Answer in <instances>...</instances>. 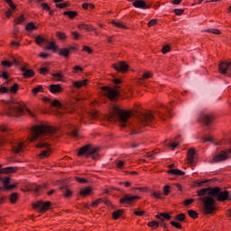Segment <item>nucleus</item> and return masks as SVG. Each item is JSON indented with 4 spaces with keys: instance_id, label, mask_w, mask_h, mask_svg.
<instances>
[{
    "instance_id": "f257e3e1",
    "label": "nucleus",
    "mask_w": 231,
    "mask_h": 231,
    "mask_svg": "<svg viewBox=\"0 0 231 231\" xmlns=\"http://www.w3.org/2000/svg\"><path fill=\"white\" fill-rule=\"evenodd\" d=\"M133 112L122 110L118 106H114V113L107 118L108 122H117L120 127H129L132 131V134H138L142 133L140 127L143 125H149L151 122L154 120V116L151 112H137L136 116L138 122L133 124L131 116Z\"/></svg>"
},
{
    "instance_id": "f03ea898",
    "label": "nucleus",
    "mask_w": 231,
    "mask_h": 231,
    "mask_svg": "<svg viewBox=\"0 0 231 231\" xmlns=\"http://www.w3.org/2000/svg\"><path fill=\"white\" fill-rule=\"evenodd\" d=\"M31 133L30 142H34L37 149L42 150L40 158H48L51 152L50 140L59 138V128L49 124H41L33 126Z\"/></svg>"
},
{
    "instance_id": "7ed1b4c3",
    "label": "nucleus",
    "mask_w": 231,
    "mask_h": 231,
    "mask_svg": "<svg viewBox=\"0 0 231 231\" xmlns=\"http://www.w3.org/2000/svg\"><path fill=\"white\" fill-rule=\"evenodd\" d=\"M200 201H202V212L203 214H213L217 210L216 207V199L217 201H226L228 199V191L221 190L219 188H204L198 191ZM204 196V197H203Z\"/></svg>"
},
{
    "instance_id": "20e7f679",
    "label": "nucleus",
    "mask_w": 231,
    "mask_h": 231,
    "mask_svg": "<svg viewBox=\"0 0 231 231\" xmlns=\"http://www.w3.org/2000/svg\"><path fill=\"white\" fill-rule=\"evenodd\" d=\"M24 113H28L31 116H35V114L27 109L24 105L15 100L8 101L5 105V114L8 116H21Z\"/></svg>"
},
{
    "instance_id": "39448f33",
    "label": "nucleus",
    "mask_w": 231,
    "mask_h": 231,
    "mask_svg": "<svg viewBox=\"0 0 231 231\" xmlns=\"http://www.w3.org/2000/svg\"><path fill=\"white\" fill-rule=\"evenodd\" d=\"M114 84H116L115 88L111 87H102L105 97H107L112 102H115V100L118 98V95H120V91L118 90L120 89V86H118V84H122V80L115 79Z\"/></svg>"
},
{
    "instance_id": "423d86ee",
    "label": "nucleus",
    "mask_w": 231,
    "mask_h": 231,
    "mask_svg": "<svg viewBox=\"0 0 231 231\" xmlns=\"http://www.w3.org/2000/svg\"><path fill=\"white\" fill-rule=\"evenodd\" d=\"M78 156H86V158L92 156L93 160H98V148L87 144L79 149Z\"/></svg>"
},
{
    "instance_id": "0eeeda50",
    "label": "nucleus",
    "mask_w": 231,
    "mask_h": 231,
    "mask_svg": "<svg viewBox=\"0 0 231 231\" xmlns=\"http://www.w3.org/2000/svg\"><path fill=\"white\" fill-rule=\"evenodd\" d=\"M231 149L226 151H220L218 153L213 156L214 163H221V162H226L230 158Z\"/></svg>"
},
{
    "instance_id": "6e6552de",
    "label": "nucleus",
    "mask_w": 231,
    "mask_h": 231,
    "mask_svg": "<svg viewBox=\"0 0 231 231\" xmlns=\"http://www.w3.org/2000/svg\"><path fill=\"white\" fill-rule=\"evenodd\" d=\"M51 207V202L50 201L44 202L42 200H39L33 204V208H38L40 212H46L47 210H50Z\"/></svg>"
},
{
    "instance_id": "1a4fd4ad",
    "label": "nucleus",
    "mask_w": 231,
    "mask_h": 231,
    "mask_svg": "<svg viewBox=\"0 0 231 231\" xmlns=\"http://www.w3.org/2000/svg\"><path fill=\"white\" fill-rule=\"evenodd\" d=\"M228 69L231 71V61H220L218 65L219 73L222 75H227ZM229 77H231V72L229 73Z\"/></svg>"
},
{
    "instance_id": "9d476101",
    "label": "nucleus",
    "mask_w": 231,
    "mask_h": 231,
    "mask_svg": "<svg viewBox=\"0 0 231 231\" xmlns=\"http://www.w3.org/2000/svg\"><path fill=\"white\" fill-rule=\"evenodd\" d=\"M136 199H140L139 196H131L129 194H125L121 199L120 203L122 205H133Z\"/></svg>"
},
{
    "instance_id": "9b49d317",
    "label": "nucleus",
    "mask_w": 231,
    "mask_h": 231,
    "mask_svg": "<svg viewBox=\"0 0 231 231\" xmlns=\"http://www.w3.org/2000/svg\"><path fill=\"white\" fill-rule=\"evenodd\" d=\"M114 69H116V71H120L121 73H125V71H127V69H129V65H127V63H125V61H119L116 64L113 65Z\"/></svg>"
},
{
    "instance_id": "f8f14e48",
    "label": "nucleus",
    "mask_w": 231,
    "mask_h": 231,
    "mask_svg": "<svg viewBox=\"0 0 231 231\" xmlns=\"http://www.w3.org/2000/svg\"><path fill=\"white\" fill-rule=\"evenodd\" d=\"M156 115L159 116V118H161V120L165 121L166 116H171V107L163 106L161 111L156 112Z\"/></svg>"
},
{
    "instance_id": "ddd939ff",
    "label": "nucleus",
    "mask_w": 231,
    "mask_h": 231,
    "mask_svg": "<svg viewBox=\"0 0 231 231\" xmlns=\"http://www.w3.org/2000/svg\"><path fill=\"white\" fill-rule=\"evenodd\" d=\"M21 71L23 72V77H24V79H32V77L35 75L33 69H28L26 65L21 66Z\"/></svg>"
},
{
    "instance_id": "4468645a",
    "label": "nucleus",
    "mask_w": 231,
    "mask_h": 231,
    "mask_svg": "<svg viewBox=\"0 0 231 231\" xmlns=\"http://www.w3.org/2000/svg\"><path fill=\"white\" fill-rule=\"evenodd\" d=\"M19 89L18 84H14L10 88L6 87H0V95H5V93H17Z\"/></svg>"
},
{
    "instance_id": "2eb2a0df",
    "label": "nucleus",
    "mask_w": 231,
    "mask_h": 231,
    "mask_svg": "<svg viewBox=\"0 0 231 231\" xmlns=\"http://www.w3.org/2000/svg\"><path fill=\"white\" fill-rule=\"evenodd\" d=\"M134 8H141L142 10H148L151 8V5L147 4L146 1L143 0H136L133 3Z\"/></svg>"
},
{
    "instance_id": "dca6fc26",
    "label": "nucleus",
    "mask_w": 231,
    "mask_h": 231,
    "mask_svg": "<svg viewBox=\"0 0 231 231\" xmlns=\"http://www.w3.org/2000/svg\"><path fill=\"white\" fill-rule=\"evenodd\" d=\"M188 162L189 165L193 166L196 163V150L189 149L188 152Z\"/></svg>"
},
{
    "instance_id": "f3484780",
    "label": "nucleus",
    "mask_w": 231,
    "mask_h": 231,
    "mask_svg": "<svg viewBox=\"0 0 231 231\" xmlns=\"http://www.w3.org/2000/svg\"><path fill=\"white\" fill-rule=\"evenodd\" d=\"M49 89H50L51 93H53L54 95H57L59 93H62L64 91V88H62L60 84L51 85L49 87Z\"/></svg>"
},
{
    "instance_id": "a211bd4d",
    "label": "nucleus",
    "mask_w": 231,
    "mask_h": 231,
    "mask_svg": "<svg viewBox=\"0 0 231 231\" xmlns=\"http://www.w3.org/2000/svg\"><path fill=\"white\" fill-rule=\"evenodd\" d=\"M14 64L19 66V64H21V61L17 59H13V62L8 60H4L1 62V65L4 66V68H12Z\"/></svg>"
},
{
    "instance_id": "6ab92c4d",
    "label": "nucleus",
    "mask_w": 231,
    "mask_h": 231,
    "mask_svg": "<svg viewBox=\"0 0 231 231\" xmlns=\"http://www.w3.org/2000/svg\"><path fill=\"white\" fill-rule=\"evenodd\" d=\"M23 143L21 142H14L12 143V149H13V152L15 153V154H18V152H21V151H23Z\"/></svg>"
},
{
    "instance_id": "aec40b11",
    "label": "nucleus",
    "mask_w": 231,
    "mask_h": 231,
    "mask_svg": "<svg viewBox=\"0 0 231 231\" xmlns=\"http://www.w3.org/2000/svg\"><path fill=\"white\" fill-rule=\"evenodd\" d=\"M200 120H201V122H203V124H205L206 125H210V124H212L213 117H212V116H210V115L204 114V115H202Z\"/></svg>"
},
{
    "instance_id": "412c9836",
    "label": "nucleus",
    "mask_w": 231,
    "mask_h": 231,
    "mask_svg": "<svg viewBox=\"0 0 231 231\" xmlns=\"http://www.w3.org/2000/svg\"><path fill=\"white\" fill-rule=\"evenodd\" d=\"M3 183L5 185V190H12L13 189H15L14 184H10V178L6 177L4 180Z\"/></svg>"
},
{
    "instance_id": "4be33fe9",
    "label": "nucleus",
    "mask_w": 231,
    "mask_h": 231,
    "mask_svg": "<svg viewBox=\"0 0 231 231\" xmlns=\"http://www.w3.org/2000/svg\"><path fill=\"white\" fill-rule=\"evenodd\" d=\"M15 171H17V168L7 167V168L1 169V165H0V174H10L12 172H15Z\"/></svg>"
},
{
    "instance_id": "5701e85b",
    "label": "nucleus",
    "mask_w": 231,
    "mask_h": 231,
    "mask_svg": "<svg viewBox=\"0 0 231 231\" xmlns=\"http://www.w3.org/2000/svg\"><path fill=\"white\" fill-rule=\"evenodd\" d=\"M73 86L77 89H80V88H84V86H88V79H84L82 81H75L73 82Z\"/></svg>"
},
{
    "instance_id": "b1692460",
    "label": "nucleus",
    "mask_w": 231,
    "mask_h": 231,
    "mask_svg": "<svg viewBox=\"0 0 231 231\" xmlns=\"http://www.w3.org/2000/svg\"><path fill=\"white\" fill-rule=\"evenodd\" d=\"M35 42H36V44H38V46H42V42H44L46 44V43L50 42V41H48L42 35H38L35 37Z\"/></svg>"
},
{
    "instance_id": "393cba45",
    "label": "nucleus",
    "mask_w": 231,
    "mask_h": 231,
    "mask_svg": "<svg viewBox=\"0 0 231 231\" xmlns=\"http://www.w3.org/2000/svg\"><path fill=\"white\" fill-rule=\"evenodd\" d=\"M168 174H173L174 176H183L185 172L178 169H170L168 171Z\"/></svg>"
},
{
    "instance_id": "a878e982",
    "label": "nucleus",
    "mask_w": 231,
    "mask_h": 231,
    "mask_svg": "<svg viewBox=\"0 0 231 231\" xmlns=\"http://www.w3.org/2000/svg\"><path fill=\"white\" fill-rule=\"evenodd\" d=\"M25 30H26V32H33V30H39V27L37 25H35V23L33 22H31L26 24Z\"/></svg>"
},
{
    "instance_id": "bb28decb",
    "label": "nucleus",
    "mask_w": 231,
    "mask_h": 231,
    "mask_svg": "<svg viewBox=\"0 0 231 231\" xmlns=\"http://www.w3.org/2000/svg\"><path fill=\"white\" fill-rule=\"evenodd\" d=\"M86 116H88V118H91L93 120H97V118H98V112L97 110H92L90 112H88L86 114Z\"/></svg>"
},
{
    "instance_id": "cd10ccee",
    "label": "nucleus",
    "mask_w": 231,
    "mask_h": 231,
    "mask_svg": "<svg viewBox=\"0 0 231 231\" xmlns=\"http://www.w3.org/2000/svg\"><path fill=\"white\" fill-rule=\"evenodd\" d=\"M44 101H45V102H49V104H50L51 106H52L53 107H60V101H59V100H57V99L51 101V99H48V97H45V98H44Z\"/></svg>"
},
{
    "instance_id": "c85d7f7f",
    "label": "nucleus",
    "mask_w": 231,
    "mask_h": 231,
    "mask_svg": "<svg viewBox=\"0 0 231 231\" xmlns=\"http://www.w3.org/2000/svg\"><path fill=\"white\" fill-rule=\"evenodd\" d=\"M157 219H160L161 221H165L167 219L168 221L171 219V215L167 213H160L159 215H156Z\"/></svg>"
},
{
    "instance_id": "c756f323",
    "label": "nucleus",
    "mask_w": 231,
    "mask_h": 231,
    "mask_svg": "<svg viewBox=\"0 0 231 231\" xmlns=\"http://www.w3.org/2000/svg\"><path fill=\"white\" fill-rule=\"evenodd\" d=\"M63 15H67L69 19H75L79 15L77 11H66L63 13Z\"/></svg>"
},
{
    "instance_id": "7c9ffc66",
    "label": "nucleus",
    "mask_w": 231,
    "mask_h": 231,
    "mask_svg": "<svg viewBox=\"0 0 231 231\" xmlns=\"http://www.w3.org/2000/svg\"><path fill=\"white\" fill-rule=\"evenodd\" d=\"M60 189L61 190V192H63L65 198H71V191L69 190V189H68V187L62 186Z\"/></svg>"
},
{
    "instance_id": "2f4dec72",
    "label": "nucleus",
    "mask_w": 231,
    "mask_h": 231,
    "mask_svg": "<svg viewBox=\"0 0 231 231\" xmlns=\"http://www.w3.org/2000/svg\"><path fill=\"white\" fill-rule=\"evenodd\" d=\"M79 30H86L87 32H91L95 30V28L91 25L81 23L79 25Z\"/></svg>"
},
{
    "instance_id": "473e14b6",
    "label": "nucleus",
    "mask_w": 231,
    "mask_h": 231,
    "mask_svg": "<svg viewBox=\"0 0 231 231\" xmlns=\"http://www.w3.org/2000/svg\"><path fill=\"white\" fill-rule=\"evenodd\" d=\"M69 53H70V51H69V49L64 48V49H61V50L60 51V53H59V54H60L61 57L68 58V57H69Z\"/></svg>"
},
{
    "instance_id": "72a5a7b5",
    "label": "nucleus",
    "mask_w": 231,
    "mask_h": 231,
    "mask_svg": "<svg viewBox=\"0 0 231 231\" xmlns=\"http://www.w3.org/2000/svg\"><path fill=\"white\" fill-rule=\"evenodd\" d=\"M123 214H124L123 209H118V210L113 212L112 217H113V219H118L120 217V216H122Z\"/></svg>"
},
{
    "instance_id": "f704fd0d",
    "label": "nucleus",
    "mask_w": 231,
    "mask_h": 231,
    "mask_svg": "<svg viewBox=\"0 0 231 231\" xmlns=\"http://www.w3.org/2000/svg\"><path fill=\"white\" fill-rule=\"evenodd\" d=\"M91 194V188L88 187L80 190L81 196H89Z\"/></svg>"
},
{
    "instance_id": "c9c22d12",
    "label": "nucleus",
    "mask_w": 231,
    "mask_h": 231,
    "mask_svg": "<svg viewBox=\"0 0 231 231\" xmlns=\"http://www.w3.org/2000/svg\"><path fill=\"white\" fill-rule=\"evenodd\" d=\"M47 44H49V46L46 47V50H52V51H57V45H55V42H49Z\"/></svg>"
},
{
    "instance_id": "e433bc0d",
    "label": "nucleus",
    "mask_w": 231,
    "mask_h": 231,
    "mask_svg": "<svg viewBox=\"0 0 231 231\" xmlns=\"http://www.w3.org/2000/svg\"><path fill=\"white\" fill-rule=\"evenodd\" d=\"M112 24H114V26H116L117 28H124V30H127V26L124 25V23L122 22H112Z\"/></svg>"
},
{
    "instance_id": "4c0bfd02",
    "label": "nucleus",
    "mask_w": 231,
    "mask_h": 231,
    "mask_svg": "<svg viewBox=\"0 0 231 231\" xmlns=\"http://www.w3.org/2000/svg\"><path fill=\"white\" fill-rule=\"evenodd\" d=\"M19 199V195L17 193H13L10 196V201L11 203H17V199Z\"/></svg>"
},
{
    "instance_id": "58836bf2",
    "label": "nucleus",
    "mask_w": 231,
    "mask_h": 231,
    "mask_svg": "<svg viewBox=\"0 0 231 231\" xmlns=\"http://www.w3.org/2000/svg\"><path fill=\"white\" fill-rule=\"evenodd\" d=\"M42 89H44L42 86L39 85L36 88H32V93L33 95H37V93H41V91H43Z\"/></svg>"
},
{
    "instance_id": "ea45409f",
    "label": "nucleus",
    "mask_w": 231,
    "mask_h": 231,
    "mask_svg": "<svg viewBox=\"0 0 231 231\" xmlns=\"http://www.w3.org/2000/svg\"><path fill=\"white\" fill-rule=\"evenodd\" d=\"M52 77H54V79H57L58 82H62V79H63V75L62 73H53Z\"/></svg>"
},
{
    "instance_id": "a19ab883",
    "label": "nucleus",
    "mask_w": 231,
    "mask_h": 231,
    "mask_svg": "<svg viewBox=\"0 0 231 231\" xmlns=\"http://www.w3.org/2000/svg\"><path fill=\"white\" fill-rule=\"evenodd\" d=\"M188 214H189V217H191L192 219H197V217H198V212H196L192 209L189 210Z\"/></svg>"
},
{
    "instance_id": "79ce46f5",
    "label": "nucleus",
    "mask_w": 231,
    "mask_h": 231,
    "mask_svg": "<svg viewBox=\"0 0 231 231\" xmlns=\"http://www.w3.org/2000/svg\"><path fill=\"white\" fill-rule=\"evenodd\" d=\"M180 145V143H166V147H171L172 149V151H174V149H176V147H178Z\"/></svg>"
},
{
    "instance_id": "37998d69",
    "label": "nucleus",
    "mask_w": 231,
    "mask_h": 231,
    "mask_svg": "<svg viewBox=\"0 0 231 231\" xmlns=\"http://www.w3.org/2000/svg\"><path fill=\"white\" fill-rule=\"evenodd\" d=\"M14 21L16 24H21L22 23H24V21H26V18H24V14H22L20 17L16 18Z\"/></svg>"
},
{
    "instance_id": "c03bdc74",
    "label": "nucleus",
    "mask_w": 231,
    "mask_h": 231,
    "mask_svg": "<svg viewBox=\"0 0 231 231\" xmlns=\"http://www.w3.org/2000/svg\"><path fill=\"white\" fill-rule=\"evenodd\" d=\"M163 194L164 196H169V194H171V186L166 185L163 187Z\"/></svg>"
},
{
    "instance_id": "a18cd8bd",
    "label": "nucleus",
    "mask_w": 231,
    "mask_h": 231,
    "mask_svg": "<svg viewBox=\"0 0 231 231\" xmlns=\"http://www.w3.org/2000/svg\"><path fill=\"white\" fill-rule=\"evenodd\" d=\"M206 32L208 33H214L215 35H219V33H221V32L217 29H208Z\"/></svg>"
},
{
    "instance_id": "49530a36",
    "label": "nucleus",
    "mask_w": 231,
    "mask_h": 231,
    "mask_svg": "<svg viewBox=\"0 0 231 231\" xmlns=\"http://www.w3.org/2000/svg\"><path fill=\"white\" fill-rule=\"evenodd\" d=\"M185 217H186L185 214L180 213V214H179V215H177V216L175 217V219H176L177 221H185Z\"/></svg>"
},
{
    "instance_id": "de8ad7c7",
    "label": "nucleus",
    "mask_w": 231,
    "mask_h": 231,
    "mask_svg": "<svg viewBox=\"0 0 231 231\" xmlns=\"http://www.w3.org/2000/svg\"><path fill=\"white\" fill-rule=\"evenodd\" d=\"M171 226H174L175 228H178L179 230H181V224L178 222L171 221Z\"/></svg>"
},
{
    "instance_id": "09e8293b",
    "label": "nucleus",
    "mask_w": 231,
    "mask_h": 231,
    "mask_svg": "<svg viewBox=\"0 0 231 231\" xmlns=\"http://www.w3.org/2000/svg\"><path fill=\"white\" fill-rule=\"evenodd\" d=\"M152 196H153V198H156V199H163V198L162 197V193L157 191H153L152 193Z\"/></svg>"
},
{
    "instance_id": "8fccbe9b",
    "label": "nucleus",
    "mask_w": 231,
    "mask_h": 231,
    "mask_svg": "<svg viewBox=\"0 0 231 231\" xmlns=\"http://www.w3.org/2000/svg\"><path fill=\"white\" fill-rule=\"evenodd\" d=\"M68 6H69V3L65 2L63 4H57L56 7L57 8H68Z\"/></svg>"
},
{
    "instance_id": "3c124183",
    "label": "nucleus",
    "mask_w": 231,
    "mask_h": 231,
    "mask_svg": "<svg viewBox=\"0 0 231 231\" xmlns=\"http://www.w3.org/2000/svg\"><path fill=\"white\" fill-rule=\"evenodd\" d=\"M151 77H152V73H151V72H144L143 74L142 80H145V79H151Z\"/></svg>"
},
{
    "instance_id": "603ef678",
    "label": "nucleus",
    "mask_w": 231,
    "mask_h": 231,
    "mask_svg": "<svg viewBox=\"0 0 231 231\" xmlns=\"http://www.w3.org/2000/svg\"><path fill=\"white\" fill-rule=\"evenodd\" d=\"M169 51H171V46L165 45L162 47V53L166 54V53H169Z\"/></svg>"
},
{
    "instance_id": "864d4df0",
    "label": "nucleus",
    "mask_w": 231,
    "mask_h": 231,
    "mask_svg": "<svg viewBox=\"0 0 231 231\" xmlns=\"http://www.w3.org/2000/svg\"><path fill=\"white\" fill-rule=\"evenodd\" d=\"M148 226H155L156 228H158L160 226V223H158L157 221H152L148 223Z\"/></svg>"
},
{
    "instance_id": "5fc2aeb1",
    "label": "nucleus",
    "mask_w": 231,
    "mask_h": 231,
    "mask_svg": "<svg viewBox=\"0 0 231 231\" xmlns=\"http://www.w3.org/2000/svg\"><path fill=\"white\" fill-rule=\"evenodd\" d=\"M57 37H59V39H60L61 41H64L66 39V33L58 32Z\"/></svg>"
},
{
    "instance_id": "6e6d98bb",
    "label": "nucleus",
    "mask_w": 231,
    "mask_h": 231,
    "mask_svg": "<svg viewBox=\"0 0 231 231\" xmlns=\"http://www.w3.org/2000/svg\"><path fill=\"white\" fill-rule=\"evenodd\" d=\"M5 3H8L10 8H12V10H15L16 6L15 4H14V2L12 0H5Z\"/></svg>"
},
{
    "instance_id": "4d7b16f0",
    "label": "nucleus",
    "mask_w": 231,
    "mask_h": 231,
    "mask_svg": "<svg viewBox=\"0 0 231 231\" xmlns=\"http://www.w3.org/2000/svg\"><path fill=\"white\" fill-rule=\"evenodd\" d=\"M125 165V162L124 161H119L117 163H116V167L117 169H124Z\"/></svg>"
},
{
    "instance_id": "13d9d810",
    "label": "nucleus",
    "mask_w": 231,
    "mask_h": 231,
    "mask_svg": "<svg viewBox=\"0 0 231 231\" xmlns=\"http://www.w3.org/2000/svg\"><path fill=\"white\" fill-rule=\"evenodd\" d=\"M42 8L43 10H47V12H50V10H51V8L50 7V5L46 4V3H42Z\"/></svg>"
},
{
    "instance_id": "bf43d9fd",
    "label": "nucleus",
    "mask_w": 231,
    "mask_h": 231,
    "mask_svg": "<svg viewBox=\"0 0 231 231\" xmlns=\"http://www.w3.org/2000/svg\"><path fill=\"white\" fill-rule=\"evenodd\" d=\"M42 189V187L39 186V185H36L34 184L32 187V190H34V192H39V190H41Z\"/></svg>"
},
{
    "instance_id": "052dcab7",
    "label": "nucleus",
    "mask_w": 231,
    "mask_h": 231,
    "mask_svg": "<svg viewBox=\"0 0 231 231\" xmlns=\"http://www.w3.org/2000/svg\"><path fill=\"white\" fill-rule=\"evenodd\" d=\"M102 201H104L102 199H98L97 200H96L92 203L91 207H98V205H100V203H102Z\"/></svg>"
},
{
    "instance_id": "680f3d73",
    "label": "nucleus",
    "mask_w": 231,
    "mask_h": 231,
    "mask_svg": "<svg viewBox=\"0 0 231 231\" xmlns=\"http://www.w3.org/2000/svg\"><path fill=\"white\" fill-rule=\"evenodd\" d=\"M70 134L74 137V138H77V136H79V130L77 129H72L71 132H70Z\"/></svg>"
},
{
    "instance_id": "e2e57ef3",
    "label": "nucleus",
    "mask_w": 231,
    "mask_h": 231,
    "mask_svg": "<svg viewBox=\"0 0 231 231\" xmlns=\"http://www.w3.org/2000/svg\"><path fill=\"white\" fill-rule=\"evenodd\" d=\"M156 23H158L157 19H152L149 23H148V26H154L156 24Z\"/></svg>"
},
{
    "instance_id": "0e129e2a",
    "label": "nucleus",
    "mask_w": 231,
    "mask_h": 231,
    "mask_svg": "<svg viewBox=\"0 0 231 231\" xmlns=\"http://www.w3.org/2000/svg\"><path fill=\"white\" fill-rule=\"evenodd\" d=\"M83 51H87V53H93V50H91V48H89L88 46H84L83 47Z\"/></svg>"
},
{
    "instance_id": "69168bd1",
    "label": "nucleus",
    "mask_w": 231,
    "mask_h": 231,
    "mask_svg": "<svg viewBox=\"0 0 231 231\" xmlns=\"http://www.w3.org/2000/svg\"><path fill=\"white\" fill-rule=\"evenodd\" d=\"M192 203H194V199H186L184 201V205L186 206L192 205Z\"/></svg>"
},
{
    "instance_id": "338daca9",
    "label": "nucleus",
    "mask_w": 231,
    "mask_h": 231,
    "mask_svg": "<svg viewBox=\"0 0 231 231\" xmlns=\"http://www.w3.org/2000/svg\"><path fill=\"white\" fill-rule=\"evenodd\" d=\"M156 152L153 153H147V158H149L150 160H154V158H156Z\"/></svg>"
},
{
    "instance_id": "774afa93",
    "label": "nucleus",
    "mask_w": 231,
    "mask_h": 231,
    "mask_svg": "<svg viewBox=\"0 0 231 231\" xmlns=\"http://www.w3.org/2000/svg\"><path fill=\"white\" fill-rule=\"evenodd\" d=\"M175 15H181L183 14V9H174Z\"/></svg>"
}]
</instances>
